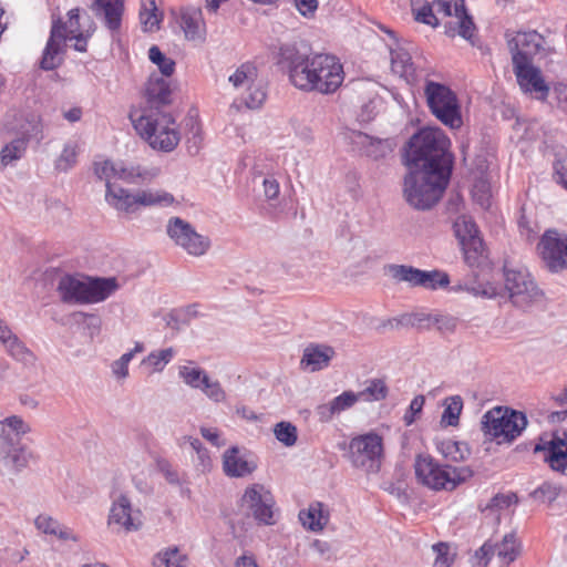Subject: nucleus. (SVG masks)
I'll list each match as a JSON object with an SVG mask.
<instances>
[{"mask_svg": "<svg viewBox=\"0 0 567 567\" xmlns=\"http://www.w3.org/2000/svg\"><path fill=\"white\" fill-rule=\"evenodd\" d=\"M449 145V138L440 128H423L410 138L403 156L409 169L403 193L412 207L430 209L442 197L453 165Z\"/></svg>", "mask_w": 567, "mask_h": 567, "instance_id": "obj_1", "label": "nucleus"}, {"mask_svg": "<svg viewBox=\"0 0 567 567\" xmlns=\"http://www.w3.org/2000/svg\"><path fill=\"white\" fill-rule=\"evenodd\" d=\"M279 64L288 70L291 83L305 92L334 93L344 80L343 66L330 54L309 55L296 45L279 49Z\"/></svg>", "mask_w": 567, "mask_h": 567, "instance_id": "obj_2", "label": "nucleus"}, {"mask_svg": "<svg viewBox=\"0 0 567 567\" xmlns=\"http://www.w3.org/2000/svg\"><path fill=\"white\" fill-rule=\"evenodd\" d=\"M120 285L114 277L110 278H86L65 275L60 278L58 292L65 303H97L113 295Z\"/></svg>", "mask_w": 567, "mask_h": 567, "instance_id": "obj_3", "label": "nucleus"}, {"mask_svg": "<svg viewBox=\"0 0 567 567\" xmlns=\"http://www.w3.org/2000/svg\"><path fill=\"white\" fill-rule=\"evenodd\" d=\"M133 125L138 135L153 150L159 152L174 151L181 141L175 118L167 112H144L138 118L133 120Z\"/></svg>", "mask_w": 567, "mask_h": 567, "instance_id": "obj_4", "label": "nucleus"}, {"mask_svg": "<svg viewBox=\"0 0 567 567\" xmlns=\"http://www.w3.org/2000/svg\"><path fill=\"white\" fill-rule=\"evenodd\" d=\"M414 472L419 483L434 491H453L473 476L468 466L441 465L425 453L415 456Z\"/></svg>", "mask_w": 567, "mask_h": 567, "instance_id": "obj_5", "label": "nucleus"}, {"mask_svg": "<svg viewBox=\"0 0 567 567\" xmlns=\"http://www.w3.org/2000/svg\"><path fill=\"white\" fill-rule=\"evenodd\" d=\"M526 426L527 417L523 412L503 406L487 411L481 421L483 433L495 440L497 444L512 443Z\"/></svg>", "mask_w": 567, "mask_h": 567, "instance_id": "obj_6", "label": "nucleus"}, {"mask_svg": "<svg viewBox=\"0 0 567 567\" xmlns=\"http://www.w3.org/2000/svg\"><path fill=\"white\" fill-rule=\"evenodd\" d=\"M424 93L433 115L451 128L462 126V116L456 94L446 85L429 81Z\"/></svg>", "mask_w": 567, "mask_h": 567, "instance_id": "obj_7", "label": "nucleus"}, {"mask_svg": "<svg viewBox=\"0 0 567 567\" xmlns=\"http://www.w3.org/2000/svg\"><path fill=\"white\" fill-rule=\"evenodd\" d=\"M383 456V440L377 433L355 436L349 443V461L367 474L381 470Z\"/></svg>", "mask_w": 567, "mask_h": 567, "instance_id": "obj_8", "label": "nucleus"}, {"mask_svg": "<svg viewBox=\"0 0 567 567\" xmlns=\"http://www.w3.org/2000/svg\"><path fill=\"white\" fill-rule=\"evenodd\" d=\"M229 83L239 92L240 102L248 109H258L267 97L264 81L257 66L251 62L240 64L228 78Z\"/></svg>", "mask_w": 567, "mask_h": 567, "instance_id": "obj_9", "label": "nucleus"}, {"mask_svg": "<svg viewBox=\"0 0 567 567\" xmlns=\"http://www.w3.org/2000/svg\"><path fill=\"white\" fill-rule=\"evenodd\" d=\"M505 289L512 303L522 309L542 301L543 291L526 269H511L504 266Z\"/></svg>", "mask_w": 567, "mask_h": 567, "instance_id": "obj_10", "label": "nucleus"}, {"mask_svg": "<svg viewBox=\"0 0 567 567\" xmlns=\"http://www.w3.org/2000/svg\"><path fill=\"white\" fill-rule=\"evenodd\" d=\"M35 460L37 454L17 434H0V474L19 473Z\"/></svg>", "mask_w": 567, "mask_h": 567, "instance_id": "obj_11", "label": "nucleus"}, {"mask_svg": "<svg viewBox=\"0 0 567 567\" xmlns=\"http://www.w3.org/2000/svg\"><path fill=\"white\" fill-rule=\"evenodd\" d=\"M94 173L99 179L105 181L106 189H109V185H117V179L128 184L151 182L157 176L158 171L155 168L147 169L141 166L125 167L111 161H104L95 163Z\"/></svg>", "mask_w": 567, "mask_h": 567, "instance_id": "obj_12", "label": "nucleus"}, {"mask_svg": "<svg viewBox=\"0 0 567 567\" xmlns=\"http://www.w3.org/2000/svg\"><path fill=\"white\" fill-rule=\"evenodd\" d=\"M166 233L175 245L182 247L193 256L204 255L210 246V241L207 237L196 233L194 227L181 217H172L168 219Z\"/></svg>", "mask_w": 567, "mask_h": 567, "instance_id": "obj_13", "label": "nucleus"}, {"mask_svg": "<svg viewBox=\"0 0 567 567\" xmlns=\"http://www.w3.org/2000/svg\"><path fill=\"white\" fill-rule=\"evenodd\" d=\"M454 233L462 246L466 264L470 267H478L485 258V249L475 223L466 216H461L454 223Z\"/></svg>", "mask_w": 567, "mask_h": 567, "instance_id": "obj_14", "label": "nucleus"}, {"mask_svg": "<svg viewBox=\"0 0 567 567\" xmlns=\"http://www.w3.org/2000/svg\"><path fill=\"white\" fill-rule=\"evenodd\" d=\"M240 506L246 508L259 524H275V499L271 492L262 484L256 483L248 486L241 497Z\"/></svg>", "mask_w": 567, "mask_h": 567, "instance_id": "obj_15", "label": "nucleus"}, {"mask_svg": "<svg viewBox=\"0 0 567 567\" xmlns=\"http://www.w3.org/2000/svg\"><path fill=\"white\" fill-rule=\"evenodd\" d=\"M66 23L60 16H52L50 37L43 50L40 68L53 71L62 65L68 48Z\"/></svg>", "mask_w": 567, "mask_h": 567, "instance_id": "obj_16", "label": "nucleus"}, {"mask_svg": "<svg viewBox=\"0 0 567 567\" xmlns=\"http://www.w3.org/2000/svg\"><path fill=\"white\" fill-rule=\"evenodd\" d=\"M538 249L545 266L551 272L567 268V235L548 229L542 236Z\"/></svg>", "mask_w": 567, "mask_h": 567, "instance_id": "obj_17", "label": "nucleus"}, {"mask_svg": "<svg viewBox=\"0 0 567 567\" xmlns=\"http://www.w3.org/2000/svg\"><path fill=\"white\" fill-rule=\"evenodd\" d=\"M513 71L520 90L525 94L545 101L549 93V86L546 84L542 72L534 66L532 62L527 63L522 56L513 59Z\"/></svg>", "mask_w": 567, "mask_h": 567, "instance_id": "obj_18", "label": "nucleus"}, {"mask_svg": "<svg viewBox=\"0 0 567 567\" xmlns=\"http://www.w3.org/2000/svg\"><path fill=\"white\" fill-rule=\"evenodd\" d=\"M107 525L116 532H137L143 526V515L140 508L133 507L126 495L121 494L112 503Z\"/></svg>", "mask_w": 567, "mask_h": 567, "instance_id": "obj_19", "label": "nucleus"}, {"mask_svg": "<svg viewBox=\"0 0 567 567\" xmlns=\"http://www.w3.org/2000/svg\"><path fill=\"white\" fill-rule=\"evenodd\" d=\"M522 544L515 532L504 535L498 543L485 542L476 551V557L486 566L494 555L499 559L501 566H508L520 555Z\"/></svg>", "mask_w": 567, "mask_h": 567, "instance_id": "obj_20", "label": "nucleus"}, {"mask_svg": "<svg viewBox=\"0 0 567 567\" xmlns=\"http://www.w3.org/2000/svg\"><path fill=\"white\" fill-rule=\"evenodd\" d=\"M544 452V461L558 473H567V441L554 435L550 441L538 443L534 453Z\"/></svg>", "mask_w": 567, "mask_h": 567, "instance_id": "obj_21", "label": "nucleus"}, {"mask_svg": "<svg viewBox=\"0 0 567 567\" xmlns=\"http://www.w3.org/2000/svg\"><path fill=\"white\" fill-rule=\"evenodd\" d=\"M352 144L362 155L372 159L385 157L394 147L390 138H378L362 132L352 134Z\"/></svg>", "mask_w": 567, "mask_h": 567, "instance_id": "obj_22", "label": "nucleus"}, {"mask_svg": "<svg viewBox=\"0 0 567 567\" xmlns=\"http://www.w3.org/2000/svg\"><path fill=\"white\" fill-rule=\"evenodd\" d=\"M544 38L536 31L517 32V34L508 41V48L512 53V60L522 56L527 63L532 62L533 55L543 49Z\"/></svg>", "mask_w": 567, "mask_h": 567, "instance_id": "obj_23", "label": "nucleus"}, {"mask_svg": "<svg viewBox=\"0 0 567 567\" xmlns=\"http://www.w3.org/2000/svg\"><path fill=\"white\" fill-rule=\"evenodd\" d=\"M256 468V462L247 455L240 454L237 446L226 450L223 455V470L229 477H244Z\"/></svg>", "mask_w": 567, "mask_h": 567, "instance_id": "obj_24", "label": "nucleus"}, {"mask_svg": "<svg viewBox=\"0 0 567 567\" xmlns=\"http://www.w3.org/2000/svg\"><path fill=\"white\" fill-rule=\"evenodd\" d=\"M91 9L96 17L103 18L105 25L112 32L120 30L124 12V0H94Z\"/></svg>", "mask_w": 567, "mask_h": 567, "instance_id": "obj_25", "label": "nucleus"}, {"mask_svg": "<svg viewBox=\"0 0 567 567\" xmlns=\"http://www.w3.org/2000/svg\"><path fill=\"white\" fill-rule=\"evenodd\" d=\"M145 94L148 107L144 112H157L161 106L167 105L172 102V91L168 82L157 75H152L146 84Z\"/></svg>", "mask_w": 567, "mask_h": 567, "instance_id": "obj_26", "label": "nucleus"}, {"mask_svg": "<svg viewBox=\"0 0 567 567\" xmlns=\"http://www.w3.org/2000/svg\"><path fill=\"white\" fill-rule=\"evenodd\" d=\"M106 203L117 212L134 214L137 212V192L131 193L120 185H109L105 190Z\"/></svg>", "mask_w": 567, "mask_h": 567, "instance_id": "obj_27", "label": "nucleus"}, {"mask_svg": "<svg viewBox=\"0 0 567 567\" xmlns=\"http://www.w3.org/2000/svg\"><path fill=\"white\" fill-rule=\"evenodd\" d=\"M359 402L355 392L344 391L328 403L316 408V414L320 422H329L336 414L351 409Z\"/></svg>", "mask_w": 567, "mask_h": 567, "instance_id": "obj_28", "label": "nucleus"}, {"mask_svg": "<svg viewBox=\"0 0 567 567\" xmlns=\"http://www.w3.org/2000/svg\"><path fill=\"white\" fill-rule=\"evenodd\" d=\"M181 28L189 41H204L206 29L200 9L187 8L181 13Z\"/></svg>", "mask_w": 567, "mask_h": 567, "instance_id": "obj_29", "label": "nucleus"}, {"mask_svg": "<svg viewBox=\"0 0 567 567\" xmlns=\"http://www.w3.org/2000/svg\"><path fill=\"white\" fill-rule=\"evenodd\" d=\"M334 353V349L330 346L311 343L303 350L300 363L302 367L310 368L312 372L319 371L329 365Z\"/></svg>", "mask_w": 567, "mask_h": 567, "instance_id": "obj_30", "label": "nucleus"}, {"mask_svg": "<svg viewBox=\"0 0 567 567\" xmlns=\"http://www.w3.org/2000/svg\"><path fill=\"white\" fill-rule=\"evenodd\" d=\"M454 17L457 19V31L450 23L449 25H446V34H449L450 37H455V34L457 33L465 40L473 43L476 27L473 22L472 17L467 13L464 0H456L454 2Z\"/></svg>", "mask_w": 567, "mask_h": 567, "instance_id": "obj_31", "label": "nucleus"}, {"mask_svg": "<svg viewBox=\"0 0 567 567\" xmlns=\"http://www.w3.org/2000/svg\"><path fill=\"white\" fill-rule=\"evenodd\" d=\"M0 342L4 346L8 354L16 361L24 367H34L37 355L12 331L6 334Z\"/></svg>", "mask_w": 567, "mask_h": 567, "instance_id": "obj_32", "label": "nucleus"}, {"mask_svg": "<svg viewBox=\"0 0 567 567\" xmlns=\"http://www.w3.org/2000/svg\"><path fill=\"white\" fill-rule=\"evenodd\" d=\"M0 342L4 346L8 354L16 361L24 367H34L37 355L12 331L6 334Z\"/></svg>", "mask_w": 567, "mask_h": 567, "instance_id": "obj_33", "label": "nucleus"}, {"mask_svg": "<svg viewBox=\"0 0 567 567\" xmlns=\"http://www.w3.org/2000/svg\"><path fill=\"white\" fill-rule=\"evenodd\" d=\"M299 519L307 529L319 532L328 524L329 513L322 503L317 502L310 504L308 509L300 511Z\"/></svg>", "mask_w": 567, "mask_h": 567, "instance_id": "obj_34", "label": "nucleus"}, {"mask_svg": "<svg viewBox=\"0 0 567 567\" xmlns=\"http://www.w3.org/2000/svg\"><path fill=\"white\" fill-rule=\"evenodd\" d=\"M34 525L43 534L55 536L62 540L79 542V537L75 534L49 515L40 514L35 518Z\"/></svg>", "mask_w": 567, "mask_h": 567, "instance_id": "obj_35", "label": "nucleus"}, {"mask_svg": "<svg viewBox=\"0 0 567 567\" xmlns=\"http://www.w3.org/2000/svg\"><path fill=\"white\" fill-rule=\"evenodd\" d=\"M385 271L396 282H406L410 287L420 286L422 270L410 265L390 264L385 266Z\"/></svg>", "mask_w": 567, "mask_h": 567, "instance_id": "obj_36", "label": "nucleus"}, {"mask_svg": "<svg viewBox=\"0 0 567 567\" xmlns=\"http://www.w3.org/2000/svg\"><path fill=\"white\" fill-rule=\"evenodd\" d=\"M188 558L177 546L159 550L153 558L154 567H186Z\"/></svg>", "mask_w": 567, "mask_h": 567, "instance_id": "obj_37", "label": "nucleus"}, {"mask_svg": "<svg viewBox=\"0 0 567 567\" xmlns=\"http://www.w3.org/2000/svg\"><path fill=\"white\" fill-rule=\"evenodd\" d=\"M174 203V196L159 189L137 190V210L141 207L169 206Z\"/></svg>", "mask_w": 567, "mask_h": 567, "instance_id": "obj_38", "label": "nucleus"}, {"mask_svg": "<svg viewBox=\"0 0 567 567\" xmlns=\"http://www.w3.org/2000/svg\"><path fill=\"white\" fill-rule=\"evenodd\" d=\"M19 137L24 138L27 143L31 140L40 142L43 138V124L40 115L28 113L19 126Z\"/></svg>", "mask_w": 567, "mask_h": 567, "instance_id": "obj_39", "label": "nucleus"}, {"mask_svg": "<svg viewBox=\"0 0 567 567\" xmlns=\"http://www.w3.org/2000/svg\"><path fill=\"white\" fill-rule=\"evenodd\" d=\"M432 315L430 313H404L398 318L389 319L386 324L392 328L413 327L417 329H431Z\"/></svg>", "mask_w": 567, "mask_h": 567, "instance_id": "obj_40", "label": "nucleus"}, {"mask_svg": "<svg viewBox=\"0 0 567 567\" xmlns=\"http://www.w3.org/2000/svg\"><path fill=\"white\" fill-rule=\"evenodd\" d=\"M388 391V386L383 380L373 379L369 380L367 386L355 394L359 401L372 402L385 399Z\"/></svg>", "mask_w": 567, "mask_h": 567, "instance_id": "obj_41", "label": "nucleus"}, {"mask_svg": "<svg viewBox=\"0 0 567 567\" xmlns=\"http://www.w3.org/2000/svg\"><path fill=\"white\" fill-rule=\"evenodd\" d=\"M440 451L443 456L452 462L466 460L471 452L466 443L447 440L441 443Z\"/></svg>", "mask_w": 567, "mask_h": 567, "instance_id": "obj_42", "label": "nucleus"}, {"mask_svg": "<svg viewBox=\"0 0 567 567\" xmlns=\"http://www.w3.org/2000/svg\"><path fill=\"white\" fill-rule=\"evenodd\" d=\"M411 7L416 21L432 27L439 25V19L435 16L432 2H424V0H411Z\"/></svg>", "mask_w": 567, "mask_h": 567, "instance_id": "obj_43", "label": "nucleus"}, {"mask_svg": "<svg viewBox=\"0 0 567 567\" xmlns=\"http://www.w3.org/2000/svg\"><path fill=\"white\" fill-rule=\"evenodd\" d=\"M178 374L188 386L198 390L208 382L209 378L203 369L193 365L181 367Z\"/></svg>", "mask_w": 567, "mask_h": 567, "instance_id": "obj_44", "label": "nucleus"}, {"mask_svg": "<svg viewBox=\"0 0 567 567\" xmlns=\"http://www.w3.org/2000/svg\"><path fill=\"white\" fill-rule=\"evenodd\" d=\"M28 147V143L24 138L17 137L11 141L9 144L4 145L0 152L1 164L7 166L13 161L20 159Z\"/></svg>", "mask_w": 567, "mask_h": 567, "instance_id": "obj_45", "label": "nucleus"}, {"mask_svg": "<svg viewBox=\"0 0 567 567\" xmlns=\"http://www.w3.org/2000/svg\"><path fill=\"white\" fill-rule=\"evenodd\" d=\"M463 409V400L460 395H453L445 400V409L443 411L441 423L447 426L458 424L460 415Z\"/></svg>", "mask_w": 567, "mask_h": 567, "instance_id": "obj_46", "label": "nucleus"}, {"mask_svg": "<svg viewBox=\"0 0 567 567\" xmlns=\"http://www.w3.org/2000/svg\"><path fill=\"white\" fill-rule=\"evenodd\" d=\"M140 19L145 31L152 32L158 29L159 14L155 0H145L142 2Z\"/></svg>", "mask_w": 567, "mask_h": 567, "instance_id": "obj_47", "label": "nucleus"}, {"mask_svg": "<svg viewBox=\"0 0 567 567\" xmlns=\"http://www.w3.org/2000/svg\"><path fill=\"white\" fill-rule=\"evenodd\" d=\"M449 284L450 277L446 272L436 269L431 271L422 270L419 287L435 290L439 287H447Z\"/></svg>", "mask_w": 567, "mask_h": 567, "instance_id": "obj_48", "label": "nucleus"}, {"mask_svg": "<svg viewBox=\"0 0 567 567\" xmlns=\"http://www.w3.org/2000/svg\"><path fill=\"white\" fill-rule=\"evenodd\" d=\"M0 434H17L18 441L20 442L21 436L31 431L30 425L18 415H11L6 417L3 421L0 422Z\"/></svg>", "mask_w": 567, "mask_h": 567, "instance_id": "obj_49", "label": "nucleus"}, {"mask_svg": "<svg viewBox=\"0 0 567 567\" xmlns=\"http://www.w3.org/2000/svg\"><path fill=\"white\" fill-rule=\"evenodd\" d=\"M561 486L549 482H544L539 487L530 493V497L539 503H553L560 494Z\"/></svg>", "mask_w": 567, "mask_h": 567, "instance_id": "obj_50", "label": "nucleus"}, {"mask_svg": "<svg viewBox=\"0 0 567 567\" xmlns=\"http://www.w3.org/2000/svg\"><path fill=\"white\" fill-rule=\"evenodd\" d=\"M150 60L156 64L161 73L165 76H171L175 71V62L165 56L158 47L152 45L148 50Z\"/></svg>", "mask_w": 567, "mask_h": 567, "instance_id": "obj_51", "label": "nucleus"}, {"mask_svg": "<svg viewBox=\"0 0 567 567\" xmlns=\"http://www.w3.org/2000/svg\"><path fill=\"white\" fill-rule=\"evenodd\" d=\"M274 434L276 439L286 446L295 445L298 439L297 427L286 421H281L275 425Z\"/></svg>", "mask_w": 567, "mask_h": 567, "instance_id": "obj_52", "label": "nucleus"}, {"mask_svg": "<svg viewBox=\"0 0 567 567\" xmlns=\"http://www.w3.org/2000/svg\"><path fill=\"white\" fill-rule=\"evenodd\" d=\"M452 290H466L474 296H481L485 298H495L501 295L502 288L493 282L478 284L476 286H462L453 287Z\"/></svg>", "mask_w": 567, "mask_h": 567, "instance_id": "obj_53", "label": "nucleus"}, {"mask_svg": "<svg viewBox=\"0 0 567 567\" xmlns=\"http://www.w3.org/2000/svg\"><path fill=\"white\" fill-rule=\"evenodd\" d=\"M391 65L395 73L401 75L409 74L413 71L411 55L404 50H391Z\"/></svg>", "mask_w": 567, "mask_h": 567, "instance_id": "obj_54", "label": "nucleus"}, {"mask_svg": "<svg viewBox=\"0 0 567 567\" xmlns=\"http://www.w3.org/2000/svg\"><path fill=\"white\" fill-rule=\"evenodd\" d=\"M458 319L451 315H432L431 328L434 327L442 334H450L456 331Z\"/></svg>", "mask_w": 567, "mask_h": 567, "instance_id": "obj_55", "label": "nucleus"}, {"mask_svg": "<svg viewBox=\"0 0 567 567\" xmlns=\"http://www.w3.org/2000/svg\"><path fill=\"white\" fill-rule=\"evenodd\" d=\"M75 321L82 323L91 338L101 331L102 320L97 315L79 311L74 313Z\"/></svg>", "mask_w": 567, "mask_h": 567, "instance_id": "obj_56", "label": "nucleus"}, {"mask_svg": "<svg viewBox=\"0 0 567 567\" xmlns=\"http://www.w3.org/2000/svg\"><path fill=\"white\" fill-rule=\"evenodd\" d=\"M78 157V144L75 142H68L56 161V168L60 171L70 169L75 163Z\"/></svg>", "mask_w": 567, "mask_h": 567, "instance_id": "obj_57", "label": "nucleus"}, {"mask_svg": "<svg viewBox=\"0 0 567 567\" xmlns=\"http://www.w3.org/2000/svg\"><path fill=\"white\" fill-rule=\"evenodd\" d=\"M174 351L172 348L151 352L144 360V364L153 367L154 371H162L164 367L172 360Z\"/></svg>", "mask_w": 567, "mask_h": 567, "instance_id": "obj_58", "label": "nucleus"}, {"mask_svg": "<svg viewBox=\"0 0 567 567\" xmlns=\"http://www.w3.org/2000/svg\"><path fill=\"white\" fill-rule=\"evenodd\" d=\"M157 471L165 477L168 484L171 485H181L182 480L177 470L172 465V463L165 458H158L156 461Z\"/></svg>", "mask_w": 567, "mask_h": 567, "instance_id": "obj_59", "label": "nucleus"}, {"mask_svg": "<svg viewBox=\"0 0 567 567\" xmlns=\"http://www.w3.org/2000/svg\"><path fill=\"white\" fill-rule=\"evenodd\" d=\"M200 390L214 402H221L226 398V393L220 383L218 381L210 380V378H208V382L204 383Z\"/></svg>", "mask_w": 567, "mask_h": 567, "instance_id": "obj_60", "label": "nucleus"}, {"mask_svg": "<svg viewBox=\"0 0 567 567\" xmlns=\"http://www.w3.org/2000/svg\"><path fill=\"white\" fill-rule=\"evenodd\" d=\"M518 502V498L516 494L508 493V494H496L487 504V509H504L509 507L512 504H516Z\"/></svg>", "mask_w": 567, "mask_h": 567, "instance_id": "obj_61", "label": "nucleus"}, {"mask_svg": "<svg viewBox=\"0 0 567 567\" xmlns=\"http://www.w3.org/2000/svg\"><path fill=\"white\" fill-rule=\"evenodd\" d=\"M68 21L66 23V34L68 38L70 35H74L76 33L83 32L80 24V8H73L68 11Z\"/></svg>", "mask_w": 567, "mask_h": 567, "instance_id": "obj_62", "label": "nucleus"}, {"mask_svg": "<svg viewBox=\"0 0 567 567\" xmlns=\"http://www.w3.org/2000/svg\"><path fill=\"white\" fill-rule=\"evenodd\" d=\"M425 398L423 395H416L410 403L409 410L404 415V422L406 425H411L415 421L416 414L422 412Z\"/></svg>", "mask_w": 567, "mask_h": 567, "instance_id": "obj_63", "label": "nucleus"}, {"mask_svg": "<svg viewBox=\"0 0 567 567\" xmlns=\"http://www.w3.org/2000/svg\"><path fill=\"white\" fill-rule=\"evenodd\" d=\"M554 176L557 183L561 184L567 189V157L557 159L554 163Z\"/></svg>", "mask_w": 567, "mask_h": 567, "instance_id": "obj_64", "label": "nucleus"}]
</instances>
